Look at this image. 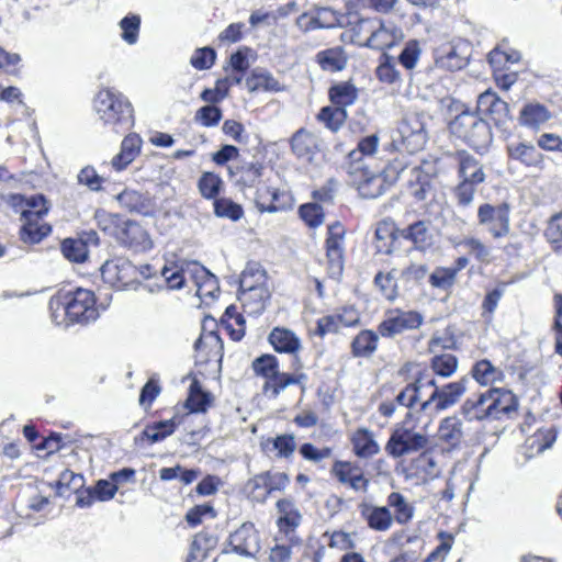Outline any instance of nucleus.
<instances>
[{"instance_id":"18","label":"nucleus","mask_w":562,"mask_h":562,"mask_svg":"<svg viewBox=\"0 0 562 562\" xmlns=\"http://www.w3.org/2000/svg\"><path fill=\"white\" fill-rule=\"evenodd\" d=\"M477 111L490 116L496 125H504L509 117L508 103L490 89L479 95Z\"/></svg>"},{"instance_id":"29","label":"nucleus","mask_w":562,"mask_h":562,"mask_svg":"<svg viewBox=\"0 0 562 562\" xmlns=\"http://www.w3.org/2000/svg\"><path fill=\"white\" fill-rule=\"evenodd\" d=\"M20 239L24 244L35 245L41 243L52 232L49 224L42 218H21Z\"/></svg>"},{"instance_id":"60","label":"nucleus","mask_w":562,"mask_h":562,"mask_svg":"<svg viewBox=\"0 0 562 562\" xmlns=\"http://www.w3.org/2000/svg\"><path fill=\"white\" fill-rule=\"evenodd\" d=\"M249 497L258 503H265L270 495L267 477L263 473L255 475L246 484Z\"/></svg>"},{"instance_id":"49","label":"nucleus","mask_w":562,"mask_h":562,"mask_svg":"<svg viewBox=\"0 0 562 562\" xmlns=\"http://www.w3.org/2000/svg\"><path fill=\"white\" fill-rule=\"evenodd\" d=\"M458 358L451 353H442L432 357L430 369L440 378L447 379L453 375L458 370Z\"/></svg>"},{"instance_id":"61","label":"nucleus","mask_w":562,"mask_h":562,"mask_svg":"<svg viewBox=\"0 0 562 562\" xmlns=\"http://www.w3.org/2000/svg\"><path fill=\"white\" fill-rule=\"evenodd\" d=\"M222 179L213 172H204L198 182L201 195L205 199H215L220 193Z\"/></svg>"},{"instance_id":"39","label":"nucleus","mask_w":562,"mask_h":562,"mask_svg":"<svg viewBox=\"0 0 562 562\" xmlns=\"http://www.w3.org/2000/svg\"><path fill=\"white\" fill-rule=\"evenodd\" d=\"M438 438L452 448L458 447L463 438L461 420L456 416L442 419L438 429Z\"/></svg>"},{"instance_id":"42","label":"nucleus","mask_w":562,"mask_h":562,"mask_svg":"<svg viewBox=\"0 0 562 562\" xmlns=\"http://www.w3.org/2000/svg\"><path fill=\"white\" fill-rule=\"evenodd\" d=\"M402 236L411 240L414 247L419 250H426L432 245V235L424 221H417L403 229Z\"/></svg>"},{"instance_id":"28","label":"nucleus","mask_w":562,"mask_h":562,"mask_svg":"<svg viewBox=\"0 0 562 562\" xmlns=\"http://www.w3.org/2000/svg\"><path fill=\"white\" fill-rule=\"evenodd\" d=\"M269 299L270 292L268 288H255L249 291H240L238 295L244 312L254 316L260 315L265 311Z\"/></svg>"},{"instance_id":"38","label":"nucleus","mask_w":562,"mask_h":562,"mask_svg":"<svg viewBox=\"0 0 562 562\" xmlns=\"http://www.w3.org/2000/svg\"><path fill=\"white\" fill-rule=\"evenodd\" d=\"M379 333L370 329L361 330L351 342V352L355 357L369 358L376 348L379 341Z\"/></svg>"},{"instance_id":"36","label":"nucleus","mask_w":562,"mask_h":562,"mask_svg":"<svg viewBox=\"0 0 562 562\" xmlns=\"http://www.w3.org/2000/svg\"><path fill=\"white\" fill-rule=\"evenodd\" d=\"M436 64L440 68L456 71L467 66L468 58L463 55L460 47L448 45L437 53Z\"/></svg>"},{"instance_id":"45","label":"nucleus","mask_w":562,"mask_h":562,"mask_svg":"<svg viewBox=\"0 0 562 562\" xmlns=\"http://www.w3.org/2000/svg\"><path fill=\"white\" fill-rule=\"evenodd\" d=\"M329 98L335 108H342L346 110L348 105L356 102L358 98V90L350 82H339L329 89Z\"/></svg>"},{"instance_id":"32","label":"nucleus","mask_w":562,"mask_h":562,"mask_svg":"<svg viewBox=\"0 0 562 562\" xmlns=\"http://www.w3.org/2000/svg\"><path fill=\"white\" fill-rule=\"evenodd\" d=\"M192 278L199 296H214L218 291V281L214 274L198 262H192Z\"/></svg>"},{"instance_id":"59","label":"nucleus","mask_w":562,"mask_h":562,"mask_svg":"<svg viewBox=\"0 0 562 562\" xmlns=\"http://www.w3.org/2000/svg\"><path fill=\"white\" fill-rule=\"evenodd\" d=\"M375 75L380 81L385 83H395L401 80L394 58L385 53L382 55V61L376 67Z\"/></svg>"},{"instance_id":"20","label":"nucleus","mask_w":562,"mask_h":562,"mask_svg":"<svg viewBox=\"0 0 562 562\" xmlns=\"http://www.w3.org/2000/svg\"><path fill=\"white\" fill-rule=\"evenodd\" d=\"M402 36L403 33L401 29L393 24H385L379 20L374 32L371 34V36H368L364 40L363 46L383 50L394 46L396 42L402 38Z\"/></svg>"},{"instance_id":"37","label":"nucleus","mask_w":562,"mask_h":562,"mask_svg":"<svg viewBox=\"0 0 562 562\" xmlns=\"http://www.w3.org/2000/svg\"><path fill=\"white\" fill-rule=\"evenodd\" d=\"M459 177L462 181L480 184L485 181L483 167L477 159L469 154L459 157Z\"/></svg>"},{"instance_id":"54","label":"nucleus","mask_w":562,"mask_h":562,"mask_svg":"<svg viewBox=\"0 0 562 562\" xmlns=\"http://www.w3.org/2000/svg\"><path fill=\"white\" fill-rule=\"evenodd\" d=\"M61 251L68 260L74 262H83L88 258V247L82 239H65L61 244Z\"/></svg>"},{"instance_id":"40","label":"nucleus","mask_w":562,"mask_h":562,"mask_svg":"<svg viewBox=\"0 0 562 562\" xmlns=\"http://www.w3.org/2000/svg\"><path fill=\"white\" fill-rule=\"evenodd\" d=\"M246 87L250 92L259 90L278 92L282 90L281 83L269 71L262 69L252 70L251 75L246 79Z\"/></svg>"},{"instance_id":"2","label":"nucleus","mask_w":562,"mask_h":562,"mask_svg":"<svg viewBox=\"0 0 562 562\" xmlns=\"http://www.w3.org/2000/svg\"><path fill=\"white\" fill-rule=\"evenodd\" d=\"M99 227L113 236L121 246L134 252H144L153 247L147 231L134 221L123 220L119 215H106L99 221Z\"/></svg>"},{"instance_id":"16","label":"nucleus","mask_w":562,"mask_h":562,"mask_svg":"<svg viewBox=\"0 0 562 562\" xmlns=\"http://www.w3.org/2000/svg\"><path fill=\"white\" fill-rule=\"evenodd\" d=\"M293 155L302 162L313 164L322 150V139L318 135L300 128L290 140Z\"/></svg>"},{"instance_id":"12","label":"nucleus","mask_w":562,"mask_h":562,"mask_svg":"<svg viewBox=\"0 0 562 562\" xmlns=\"http://www.w3.org/2000/svg\"><path fill=\"white\" fill-rule=\"evenodd\" d=\"M346 231L339 222L328 226L326 238L327 272L331 279L338 280L344 271Z\"/></svg>"},{"instance_id":"53","label":"nucleus","mask_w":562,"mask_h":562,"mask_svg":"<svg viewBox=\"0 0 562 562\" xmlns=\"http://www.w3.org/2000/svg\"><path fill=\"white\" fill-rule=\"evenodd\" d=\"M472 376L482 385H487L499 380L502 372L488 360L477 361L472 368Z\"/></svg>"},{"instance_id":"58","label":"nucleus","mask_w":562,"mask_h":562,"mask_svg":"<svg viewBox=\"0 0 562 562\" xmlns=\"http://www.w3.org/2000/svg\"><path fill=\"white\" fill-rule=\"evenodd\" d=\"M213 205L214 213L217 217H226L232 221H238L244 215L243 207L226 198L215 199Z\"/></svg>"},{"instance_id":"17","label":"nucleus","mask_w":562,"mask_h":562,"mask_svg":"<svg viewBox=\"0 0 562 562\" xmlns=\"http://www.w3.org/2000/svg\"><path fill=\"white\" fill-rule=\"evenodd\" d=\"M408 176V190L416 200L424 201L434 193V166L431 164L426 162L412 168Z\"/></svg>"},{"instance_id":"10","label":"nucleus","mask_w":562,"mask_h":562,"mask_svg":"<svg viewBox=\"0 0 562 562\" xmlns=\"http://www.w3.org/2000/svg\"><path fill=\"white\" fill-rule=\"evenodd\" d=\"M469 379L463 376L459 381L449 382L441 386H436L429 397L420 404L419 411H432L440 413L454 406L467 392Z\"/></svg>"},{"instance_id":"52","label":"nucleus","mask_w":562,"mask_h":562,"mask_svg":"<svg viewBox=\"0 0 562 562\" xmlns=\"http://www.w3.org/2000/svg\"><path fill=\"white\" fill-rule=\"evenodd\" d=\"M347 111L342 108L325 106L319 111L317 119L324 123L327 128L337 132L347 120Z\"/></svg>"},{"instance_id":"64","label":"nucleus","mask_w":562,"mask_h":562,"mask_svg":"<svg viewBox=\"0 0 562 562\" xmlns=\"http://www.w3.org/2000/svg\"><path fill=\"white\" fill-rule=\"evenodd\" d=\"M216 53L213 48L205 46L194 50L190 58L192 67L199 70L210 69L215 61Z\"/></svg>"},{"instance_id":"26","label":"nucleus","mask_w":562,"mask_h":562,"mask_svg":"<svg viewBox=\"0 0 562 562\" xmlns=\"http://www.w3.org/2000/svg\"><path fill=\"white\" fill-rule=\"evenodd\" d=\"M142 138L131 133L124 137L121 144V150L112 159V167L121 171L125 169L140 153Z\"/></svg>"},{"instance_id":"34","label":"nucleus","mask_w":562,"mask_h":562,"mask_svg":"<svg viewBox=\"0 0 562 562\" xmlns=\"http://www.w3.org/2000/svg\"><path fill=\"white\" fill-rule=\"evenodd\" d=\"M551 119V113L543 104L531 102L524 105L519 122L529 128H539Z\"/></svg>"},{"instance_id":"3","label":"nucleus","mask_w":562,"mask_h":562,"mask_svg":"<svg viewBox=\"0 0 562 562\" xmlns=\"http://www.w3.org/2000/svg\"><path fill=\"white\" fill-rule=\"evenodd\" d=\"M252 369L266 379L263 391L277 397L282 391L292 384H297L304 392L306 387L307 375L304 372L282 373L279 370V361L273 355H262L252 362Z\"/></svg>"},{"instance_id":"63","label":"nucleus","mask_w":562,"mask_h":562,"mask_svg":"<svg viewBox=\"0 0 562 562\" xmlns=\"http://www.w3.org/2000/svg\"><path fill=\"white\" fill-rule=\"evenodd\" d=\"M192 263H189L187 268H180L173 270L172 268L164 267L161 270V274L165 278V281L169 289L179 290L184 285L187 274H190L192 278Z\"/></svg>"},{"instance_id":"22","label":"nucleus","mask_w":562,"mask_h":562,"mask_svg":"<svg viewBox=\"0 0 562 562\" xmlns=\"http://www.w3.org/2000/svg\"><path fill=\"white\" fill-rule=\"evenodd\" d=\"M14 206H21V218H43L49 210L48 202L43 194L24 196L14 194L11 196Z\"/></svg>"},{"instance_id":"47","label":"nucleus","mask_w":562,"mask_h":562,"mask_svg":"<svg viewBox=\"0 0 562 562\" xmlns=\"http://www.w3.org/2000/svg\"><path fill=\"white\" fill-rule=\"evenodd\" d=\"M263 166L259 162H245L237 167V182L245 187H256L259 184L260 178L263 176Z\"/></svg>"},{"instance_id":"46","label":"nucleus","mask_w":562,"mask_h":562,"mask_svg":"<svg viewBox=\"0 0 562 562\" xmlns=\"http://www.w3.org/2000/svg\"><path fill=\"white\" fill-rule=\"evenodd\" d=\"M178 425L179 423L176 417L153 423L145 427L143 430V437H145L150 443L162 441L176 431Z\"/></svg>"},{"instance_id":"44","label":"nucleus","mask_w":562,"mask_h":562,"mask_svg":"<svg viewBox=\"0 0 562 562\" xmlns=\"http://www.w3.org/2000/svg\"><path fill=\"white\" fill-rule=\"evenodd\" d=\"M266 271L258 262H249L241 272L239 280V292L249 291L255 288H267Z\"/></svg>"},{"instance_id":"8","label":"nucleus","mask_w":562,"mask_h":562,"mask_svg":"<svg viewBox=\"0 0 562 562\" xmlns=\"http://www.w3.org/2000/svg\"><path fill=\"white\" fill-rule=\"evenodd\" d=\"M477 223L495 239L510 232V207L507 203H483L477 209Z\"/></svg>"},{"instance_id":"43","label":"nucleus","mask_w":562,"mask_h":562,"mask_svg":"<svg viewBox=\"0 0 562 562\" xmlns=\"http://www.w3.org/2000/svg\"><path fill=\"white\" fill-rule=\"evenodd\" d=\"M378 145L379 137L375 134L363 137L359 140L357 148L349 153L347 165L368 167L364 159L372 157L376 151Z\"/></svg>"},{"instance_id":"56","label":"nucleus","mask_w":562,"mask_h":562,"mask_svg":"<svg viewBox=\"0 0 562 562\" xmlns=\"http://www.w3.org/2000/svg\"><path fill=\"white\" fill-rule=\"evenodd\" d=\"M378 19H369V18H357L355 16V20L351 21L347 16L346 25H351V31L353 33L355 41L358 42L360 45L363 46L362 38L366 36H371V34L374 32V29L378 25Z\"/></svg>"},{"instance_id":"30","label":"nucleus","mask_w":562,"mask_h":562,"mask_svg":"<svg viewBox=\"0 0 562 562\" xmlns=\"http://www.w3.org/2000/svg\"><path fill=\"white\" fill-rule=\"evenodd\" d=\"M347 16L329 8H318L305 26V31L346 26Z\"/></svg>"},{"instance_id":"51","label":"nucleus","mask_w":562,"mask_h":562,"mask_svg":"<svg viewBox=\"0 0 562 562\" xmlns=\"http://www.w3.org/2000/svg\"><path fill=\"white\" fill-rule=\"evenodd\" d=\"M211 403L210 394L202 391L200 383L194 380L190 385V393L186 406L191 413L205 412Z\"/></svg>"},{"instance_id":"41","label":"nucleus","mask_w":562,"mask_h":562,"mask_svg":"<svg viewBox=\"0 0 562 562\" xmlns=\"http://www.w3.org/2000/svg\"><path fill=\"white\" fill-rule=\"evenodd\" d=\"M281 192L269 186H261L257 188L255 195V203L259 212L276 213L282 210V205L279 204Z\"/></svg>"},{"instance_id":"5","label":"nucleus","mask_w":562,"mask_h":562,"mask_svg":"<svg viewBox=\"0 0 562 562\" xmlns=\"http://www.w3.org/2000/svg\"><path fill=\"white\" fill-rule=\"evenodd\" d=\"M449 130L476 150L484 149L492 143L491 127L476 112L462 111L449 123Z\"/></svg>"},{"instance_id":"11","label":"nucleus","mask_w":562,"mask_h":562,"mask_svg":"<svg viewBox=\"0 0 562 562\" xmlns=\"http://www.w3.org/2000/svg\"><path fill=\"white\" fill-rule=\"evenodd\" d=\"M428 445L429 438L425 434L401 427L392 432L385 450L393 458H401L424 450Z\"/></svg>"},{"instance_id":"9","label":"nucleus","mask_w":562,"mask_h":562,"mask_svg":"<svg viewBox=\"0 0 562 562\" xmlns=\"http://www.w3.org/2000/svg\"><path fill=\"white\" fill-rule=\"evenodd\" d=\"M423 322L424 317L419 312L393 308L385 312L378 333L384 338H394L407 330L419 328Z\"/></svg>"},{"instance_id":"48","label":"nucleus","mask_w":562,"mask_h":562,"mask_svg":"<svg viewBox=\"0 0 562 562\" xmlns=\"http://www.w3.org/2000/svg\"><path fill=\"white\" fill-rule=\"evenodd\" d=\"M387 505L395 509V519L398 524L405 525L414 516V507L407 503L406 498L397 492H392L387 496Z\"/></svg>"},{"instance_id":"35","label":"nucleus","mask_w":562,"mask_h":562,"mask_svg":"<svg viewBox=\"0 0 562 562\" xmlns=\"http://www.w3.org/2000/svg\"><path fill=\"white\" fill-rule=\"evenodd\" d=\"M353 451L359 458H370L380 451L378 442L374 440L373 434L367 428H359L351 438Z\"/></svg>"},{"instance_id":"23","label":"nucleus","mask_w":562,"mask_h":562,"mask_svg":"<svg viewBox=\"0 0 562 562\" xmlns=\"http://www.w3.org/2000/svg\"><path fill=\"white\" fill-rule=\"evenodd\" d=\"M359 512L368 526L375 531H386L392 527L393 516L385 506L361 503L359 505Z\"/></svg>"},{"instance_id":"1","label":"nucleus","mask_w":562,"mask_h":562,"mask_svg":"<svg viewBox=\"0 0 562 562\" xmlns=\"http://www.w3.org/2000/svg\"><path fill=\"white\" fill-rule=\"evenodd\" d=\"M93 108L102 124L117 135L134 126L132 103L113 88L101 89L94 98Z\"/></svg>"},{"instance_id":"19","label":"nucleus","mask_w":562,"mask_h":562,"mask_svg":"<svg viewBox=\"0 0 562 562\" xmlns=\"http://www.w3.org/2000/svg\"><path fill=\"white\" fill-rule=\"evenodd\" d=\"M331 473L341 484L349 485L355 491L366 492L369 480L363 475L362 470L350 462L336 461L331 468Z\"/></svg>"},{"instance_id":"31","label":"nucleus","mask_w":562,"mask_h":562,"mask_svg":"<svg viewBox=\"0 0 562 562\" xmlns=\"http://www.w3.org/2000/svg\"><path fill=\"white\" fill-rule=\"evenodd\" d=\"M316 61L323 70L336 72L346 68L348 58L344 47L335 46L318 52L316 54Z\"/></svg>"},{"instance_id":"50","label":"nucleus","mask_w":562,"mask_h":562,"mask_svg":"<svg viewBox=\"0 0 562 562\" xmlns=\"http://www.w3.org/2000/svg\"><path fill=\"white\" fill-rule=\"evenodd\" d=\"M116 199L120 205L130 212H135L138 214H147L148 212L147 199L137 191L124 190L116 196Z\"/></svg>"},{"instance_id":"15","label":"nucleus","mask_w":562,"mask_h":562,"mask_svg":"<svg viewBox=\"0 0 562 562\" xmlns=\"http://www.w3.org/2000/svg\"><path fill=\"white\" fill-rule=\"evenodd\" d=\"M231 551L243 557H255L261 549L260 536L252 522L241 524L228 537Z\"/></svg>"},{"instance_id":"33","label":"nucleus","mask_w":562,"mask_h":562,"mask_svg":"<svg viewBox=\"0 0 562 562\" xmlns=\"http://www.w3.org/2000/svg\"><path fill=\"white\" fill-rule=\"evenodd\" d=\"M512 159L518 160L528 167H538L543 162V156L531 144L512 143L507 146Z\"/></svg>"},{"instance_id":"14","label":"nucleus","mask_w":562,"mask_h":562,"mask_svg":"<svg viewBox=\"0 0 562 562\" xmlns=\"http://www.w3.org/2000/svg\"><path fill=\"white\" fill-rule=\"evenodd\" d=\"M276 507L278 512L277 526L279 532L283 533L292 546L300 544L301 539L295 531L301 525L303 517L299 507L290 498L279 499Z\"/></svg>"},{"instance_id":"4","label":"nucleus","mask_w":562,"mask_h":562,"mask_svg":"<svg viewBox=\"0 0 562 562\" xmlns=\"http://www.w3.org/2000/svg\"><path fill=\"white\" fill-rule=\"evenodd\" d=\"M50 304L56 310H61L71 324H88L98 318L95 299L93 292L86 289H77L74 292L55 295Z\"/></svg>"},{"instance_id":"57","label":"nucleus","mask_w":562,"mask_h":562,"mask_svg":"<svg viewBox=\"0 0 562 562\" xmlns=\"http://www.w3.org/2000/svg\"><path fill=\"white\" fill-rule=\"evenodd\" d=\"M424 378H417L413 383L407 384L395 397L394 403L412 409L419 398V391L423 389Z\"/></svg>"},{"instance_id":"55","label":"nucleus","mask_w":562,"mask_h":562,"mask_svg":"<svg viewBox=\"0 0 562 562\" xmlns=\"http://www.w3.org/2000/svg\"><path fill=\"white\" fill-rule=\"evenodd\" d=\"M119 26L122 31L121 38L128 45H134L138 41L140 30V16L138 14H128L124 16Z\"/></svg>"},{"instance_id":"25","label":"nucleus","mask_w":562,"mask_h":562,"mask_svg":"<svg viewBox=\"0 0 562 562\" xmlns=\"http://www.w3.org/2000/svg\"><path fill=\"white\" fill-rule=\"evenodd\" d=\"M490 398V408L493 413V419H499L503 415H508L517 411V400L515 395L504 389L487 390Z\"/></svg>"},{"instance_id":"24","label":"nucleus","mask_w":562,"mask_h":562,"mask_svg":"<svg viewBox=\"0 0 562 562\" xmlns=\"http://www.w3.org/2000/svg\"><path fill=\"white\" fill-rule=\"evenodd\" d=\"M490 398L487 391L467 398L461 406V414L469 422L493 419Z\"/></svg>"},{"instance_id":"13","label":"nucleus","mask_w":562,"mask_h":562,"mask_svg":"<svg viewBox=\"0 0 562 562\" xmlns=\"http://www.w3.org/2000/svg\"><path fill=\"white\" fill-rule=\"evenodd\" d=\"M137 273L136 266L126 258L106 260L101 267L104 281L120 289L135 285Z\"/></svg>"},{"instance_id":"27","label":"nucleus","mask_w":562,"mask_h":562,"mask_svg":"<svg viewBox=\"0 0 562 562\" xmlns=\"http://www.w3.org/2000/svg\"><path fill=\"white\" fill-rule=\"evenodd\" d=\"M269 342L277 352L294 355L301 349L300 338L284 327H274L269 334Z\"/></svg>"},{"instance_id":"6","label":"nucleus","mask_w":562,"mask_h":562,"mask_svg":"<svg viewBox=\"0 0 562 562\" xmlns=\"http://www.w3.org/2000/svg\"><path fill=\"white\" fill-rule=\"evenodd\" d=\"M392 142L397 150L409 154L422 150L427 143L424 116L416 113L405 115L393 135Z\"/></svg>"},{"instance_id":"7","label":"nucleus","mask_w":562,"mask_h":562,"mask_svg":"<svg viewBox=\"0 0 562 562\" xmlns=\"http://www.w3.org/2000/svg\"><path fill=\"white\" fill-rule=\"evenodd\" d=\"M349 183L357 188L364 199H376L391 186L383 172H373L360 165H346Z\"/></svg>"},{"instance_id":"21","label":"nucleus","mask_w":562,"mask_h":562,"mask_svg":"<svg viewBox=\"0 0 562 562\" xmlns=\"http://www.w3.org/2000/svg\"><path fill=\"white\" fill-rule=\"evenodd\" d=\"M195 360L206 363L211 360H222L223 340L215 331L202 335L194 344Z\"/></svg>"},{"instance_id":"62","label":"nucleus","mask_w":562,"mask_h":562,"mask_svg":"<svg viewBox=\"0 0 562 562\" xmlns=\"http://www.w3.org/2000/svg\"><path fill=\"white\" fill-rule=\"evenodd\" d=\"M456 270L450 267H437L429 276L431 286L440 290H449L456 282Z\"/></svg>"}]
</instances>
